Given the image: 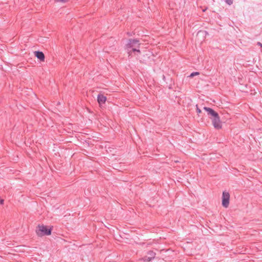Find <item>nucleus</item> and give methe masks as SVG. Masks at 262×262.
<instances>
[{"label": "nucleus", "instance_id": "obj_1", "mask_svg": "<svg viewBox=\"0 0 262 262\" xmlns=\"http://www.w3.org/2000/svg\"><path fill=\"white\" fill-rule=\"evenodd\" d=\"M203 108L207 112L208 115L209 116L210 118L212 120L214 127L216 129L221 128L222 124L219 114L210 107H204Z\"/></svg>", "mask_w": 262, "mask_h": 262}, {"label": "nucleus", "instance_id": "obj_2", "mask_svg": "<svg viewBox=\"0 0 262 262\" xmlns=\"http://www.w3.org/2000/svg\"><path fill=\"white\" fill-rule=\"evenodd\" d=\"M140 45V43H139V40L137 39H129L128 40V42L126 44V48L129 56L131 55L132 52H137L139 54L141 53L140 50L137 49L139 48Z\"/></svg>", "mask_w": 262, "mask_h": 262}, {"label": "nucleus", "instance_id": "obj_3", "mask_svg": "<svg viewBox=\"0 0 262 262\" xmlns=\"http://www.w3.org/2000/svg\"><path fill=\"white\" fill-rule=\"evenodd\" d=\"M52 229H48L46 226L43 225H39L36 227V233L39 236L45 235H49L51 234Z\"/></svg>", "mask_w": 262, "mask_h": 262}, {"label": "nucleus", "instance_id": "obj_4", "mask_svg": "<svg viewBox=\"0 0 262 262\" xmlns=\"http://www.w3.org/2000/svg\"><path fill=\"white\" fill-rule=\"evenodd\" d=\"M230 194L229 192L224 191L222 195V205L227 208L229 205Z\"/></svg>", "mask_w": 262, "mask_h": 262}, {"label": "nucleus", "instance_id": "obj_5", "mask_svg": "<svg viewBox=\"0 0 262 262\" xmlns=\"http://www.w3.org/2000/svg\"><path fill=\"white\" fill-rule=\"evenodd\" d=\"M106 101V97L102 94H99L97 97V101L100 105L104 104Z\"/></svg>", "mask_w": 262, "mask_h": 262}, {"label": "nucleus", "instance_id": "obj_6", "mask_svg": "<svg viewBox=\"0 0 262 262\" xmlns=\"http://www.w3.org/2000/svg\"><path fill=\"white\" fill-rule=\"evenodd\" d=\"M34 54L35 56H36L40 61H43L45 60V55L43 52L40 51H35Z\"/></svg>", "mask_w": 262, "mask_h": 262}, {"label": "nucleus", "instance_id": "obj_7", "mask_svg": "<svg viewBox=\"0 0 262 262\" xmlns=\"http://www.w3.org/2000/svg\"><path fill=\"white\" fill-rule=\"evenodd\" d=\"M147 255L148 256V258L146 259L147 261H150L151 259H154L155 257L156 253L152 251H149L147 253Z\"/></svg>", "mask_w": 262, "mask_h": 262}, {"label": "nucleus", "instance_id": "obj_8", "mask_svg": "<svg viewBox=\"0 0 262 262\" xmlns=\"http://www.w3.org/2000/svg\"><path fill=\"white\" fill-rule=\"evenodd\" d=\"M196 112L198 114V115H199L201 113H202V111L198 107V105H196Z\"/></svg>", "mask_w": 262, "mask_h": 262}, {"label": "nucleus", "instance_id": "obj_9", "mask_svg": "<svg viewBox=\"0 0 262 262\" xmlns=\"http://www.w3.org/2000/svg\"><path fill=\"white\" fill-rule=\"evenodd\" d=\"M225 2L229 5H231L233 3V0H225Z\"/></svg>", "mask_w": 262, "mask_h": 262}, {"label": "nucleus", "instance_id": "obj_10", "mask_svg": "<svg viewBox=\"0 0 262 262\" xmlns=\"http://www.w3.org/2000/svg\"><path fill=\"white\" fill-rule=\"evenodd\" d=\"M199 74V72H193L190 74V77H192L194 76L195 75H198Z\"/></svg>", "mask_w": 262, "mask_h": 262}, {"label": "nucleus", "instance_id": "obj_11", "mask_svg": "<svg viewBox=\"0 0 262 262\" xmlns=\"http://www.w3.org/2000/svg\"><path fill=\"white\" fill-rule=\"evenodd\" d=\"M55 1L57 2L66 3L67 2V0H55Z\"/></svg>", "mask_w": 262, "mask_h": 262}, {"label": "nucleus", "instance_id": "obj_12", "mask_svg": "<svg viewBox=\"0 0 262 262\" xmlns=\"http://www.w3.org/2000/svg\"><path fill=\"white\" fill-rule=\"evenodd\" d=\"M148 256H145V257H144L143 258V259L144 260V261H147L146 259H147V258H148Z\"/></svg>", "mask_w": 262, "mask_h": 262}, {"label": "nucleus", "instance_id": "obj_13", "mask_svg": "<svg viewBox=\"0 0 262 262\" xmlns=\"http://www.w3.org/2000/svg\"><path fill=\"white\" fill-rule=\"evenodd\" d=\"M257 45L259 46L262 48V44L260 42H258Z\"/></svg>", "mask_w": 262, "mask_h": 262}, {"label": "nucleus", "instance_id": "obj_14", "mask_svg": "<svg viewBox=\"0 0 262 262\" xmlns=\"http://www.w3.org/2000/svg\"><path fill=\"white\" fill-rule=\"evenodd\" d=\"M4 201V200L0 199V204H3Z\"/></svg>", "mask_w": 262, "mask_h": 262}]
</instances>
